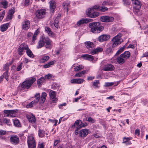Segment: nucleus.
Returning a JSON list of instances; mask_svg holds the SVG:
<instances>
[{"label": "nucleus", "instance_id": "nucleus-1", "mask_svg": "<svg viewBox=\"0 0 148 148\" xmlns=\"http://www.w3.org/2000/svg\"><path fill=\"white\" fill-rule=\"evenodd\" d=\"M88 26L91 28V31L94 33H99L103 29V27L99 22L91 23Z\"/></svg>", "mask_w": 148, "mask_h": 148}, {"label": "nucleus", "instance_id": "nucleus-2", "mask_svg": "<svg viewBox=\"0 0 148 148\" xmlns=\"http://www.w3.org/2000/svg\"><path fill=\"white\" fill-rule=\"evenodd\" d=\"M36 79L34 77H31L30 79H27L24 81L21 85V87L23 89H29L32 84L36 81Z\"/></svg>", "mask_w": 148, "mask_h": 148}, {"label": "nucleus", "instance_id": "nucleus-3", "mask_svg": "<svg viewBox=\"0 0 148 148\" xmlns=\"http://www.w3.org/2000/svg\"><path fill=\"white\" fill-rule=\"evenodd\" d=\"M121 36V34H119L112 38V40L113 42V44L112 45V48L115 47L118 45L120 44L123 41L120 38Z\"/></svg>", "mask_w": 148, "mask_h": 148}, {"label": "nucleus", "instance_id": "nucleus-4", "mask_svg": "<svg viewBox=\"0 0 148 148\" xmlns=\"http://www.w3.org/2000/svg\"><path fill=\"white\" fill-rule=\"evenodd\" d=\"M83 127V123L82 121L78 120L76 121L74 124L72 126V127L76 128V129L75 131V133L76 135H77L78 133V131Z\"/></svg>", "mask_w": 148, "mask_h": 148}, {"label": "nucleus", "instance_id": "nucleus-5", "mask_svg": "<svg viewBox=\"0 0 148 148\" xmlns=\"http://www.w3.org/2000/svg\"><path fill=\"white\" fill-rule=\"evenodd\" d=\"M133 3L135 5L133 7V11L135 14H137L140 8L141 5L138 0H131Z\"/></svg>", "mask_w": 148, "mask_h": 148}, {"label": "nucleus", "instance_id": "nucleus-6", "mask_svg": "<svg viewBox=\"0 0 148 148\" xmlns=\"http://www.w3.org/2000/svg\"><path fill=\"white\" fill-rule=\"evenodd\" d=\"M27 142L29 148H36V143L33 136H29L27 138Z\"/></svg>", "mask_w": 148, "mask_h": 148}, {"label": "nucleus", "instance_id": "nucleus-7", "mask_svg": "<svg viewBox=\"0 0 148 148\" xmlns=\"http://www.w3.org/2000/svg\"><path fill=\"white\" fill-rule=\"evenodd\" d=\"M46 11L45 9H38L36 12V15L38 18H44L46 14Z\"/></svg>", "mask_w": 148, "mask_h": 148}, {"label": "nucleus", "instance_id": "nucleus-8", "mask_svg": "<svg viewBox=\"0 0 148 148\" xmlns=\"http://www.w3.org/2000/svg\"><path fill=\"white\" fill-rule=\"evenodd\" d=\"M28 49V46L25 43H22L18 47L17 49L18 53L19 55H22L23 54V52L24 50H26Z\"/></svg>", "mask_w": 148, "mask_h": 148}, {"label": "nucleus", "instance_id": "nucleus-9", "mask_svg": "<svg viewBox=\"0 0 148 148\" xmlns=\"http://www.w3.org/2000/svg\"><path fill=\"white\" fill-rule=\"evenodd\" d=\"M18 112V110H5L3 111L5 114H7L6 116H10L11 117H14L15 116V114H14L15 113H17Z\"/></svg>", "mask_w": 148, "mask_h": 148}, {"label": "nucleus", "instance_id": "nucleus-10", "mask_svg": "<svg viewBox=\"0 0 148 148\" xmlns=\"http://www.w3.org/2000/svg\"><path fill=\"white\" fill-rule=\"evenodd\" d=\"M45 47L47 49H50L51 48V43L52 41L47 37L42 38Z\"/></svg>", "mask_w": 148, "mask_h": 148}, {"label": "nucleus", "instance_id": "nucleus-11", "mask_svg": "<svg viewBox=\"0 0 148 148\" xmlns=\"http://www.w3.org/2000/svg\"><path fill=\"white\" fill-rule=\"evenodd\" d=\"M100 19L103 22H110L113 21L114 18L108 16H103L101 17Z\"/></svg>", "mask_w": 148, "mask_h": 148}, {"label": "nucleus", "instance_id": "nucleus-12", "mask_svg": "<svg viewBox=\"0 0 148 148\" xmlns=\"http://www.w3.org/2000/svg\"><path fill=\"white\" fill-rule=\"evenodd\" d=\"M10 142L12 144L17 145L19 142V138L16 135H12L10 138Z\"/></svg>", "mask_w": 148, "mask_h": 148}, {"label": "nucleus", "instance_id": "nucleus-13", "mask_svg": "<svg viewBox=\"0 0 148 148\" xmlns=\"http://www.w3.org/2000/svg\"><path fill=\"white\" fill-rule=\"evenodd\" d=\"M49 95L53 103H56L58 99L56 97V92L52 90H51L49 92Z\"/></svg>", "mask_w": 148, "mask_h": 148}, {"label": "nucleus", "instance_id": "nucleus-14", "mask_svg": "<svg viewBox=\"0 0 148 148\" xmlns=\"http://www.w3.org/2000/svg\"><path fill=\"white\" fill-rule=\"evenodd\" d=\"M110 38V36L106 34H103L99 36L98 40L100 42H103L108 40Z\"/></svg>", "mask_w": 148, "mask_h": 148}, {"label": "nucleus", "instance_id": "nucleus-15", "mask_svg": "<svg viewBox=\"0 0 148 148\" xmlns=\"http://www.w3.org/2000/svg\"><path fill=\"white\" fill-rule=\"evenodd\" d=\"M50 4V10L52 12H53L56 8V3L55 2L53 1H51L49 2Z\"/></svg>", "mask_w": 148, "mask_h": 148}, {"label": "nucleus", "instance_id": "nucleus-16", "mask_svg": "<svg viewBox=\"0 0 148 148\" xmlns=\"http://www.w3.org/2000/svg\"><path fill=\"white\" fill-rule=\"evenodd\" d=\"M114 66L111 64L106 65L103 68V70L106 71H112L114 70Z\"/></svg>", "mask_w": 148, "mask_h": 148}, {"label": "nucleus", "instance_id": "nucleus-17", "mask_svg": "<svg viewBox=\"0 0 148 148\" xmlns=\"http://www.w3.org/2000/svg\"><path fill=\"white\" fill-rule=\"evenodd\" d=\"M30 22L28 21H26L22 23V29L24 30H27L29 27Z\"/></svg>", "mask_w": 148, "mask_h": 148}, {"label": "nucleus", "instance_id": "nucleus-18", "mask_svg": "<svg viewBox=\"0 0 148 148\" xmlns=\"http://www.w3.org/2000/svg\"><path fill=\"white\" fill-rule=\"evenodd\" d=\"M27 119L29 122L32 123H36V120L35 116L33 114L28 115Z\"/></svg>", "mask_w": 148, "mask_h": 148}, {"label": "nucleus", "instance_id": "nucleus-19", "mask_svg": "<svg viewBox=\"0 0 148 148\" xmlns=\"http://www.w3.org/2000/svg\"><path fill=\"white\" fill-rule=\"evenodd\" d=\"M103 51L102 48L101 47H97L94 49L90 51V53L92 55L96 54Z\"/></svg>", "mask_w": 148, "mask_h": 148}, {"label": "nucleus", "instance_id": "nucleus-20", "mask_svg": "<svg viewBox=\"0 0 148 148\" xmlns=\"http://www.w3.org/2000/svg\"><path fill=\"white\" fill-rule=\"evenodd\" d=\"M47 97V94L45 92H43L42 93L41 98H40V101L39 103L40 104H42L45 101Z\"/></svg>", "mask_w": 148, "mask_h": 148}, {"label": "nucleus", "instance_id": "nucleus-21", "mask_svg": "<svg viewBox=\"0 0 148 148\" xmlns=\"http://www.w3.org/2000/svg\"><path fill=\"white\" fill-rule=\"evenodd\" d=\"M94 59V57L89 54H84V59L92 61Z\"/></svg>", "mask_w": 148, "mask_h": 148}, {"label": "nucleus", "instance_id": "nucleus-22", "mask_svg": "<svg viewBox=\"0 0 148 148\" xmlns=\"http://www.w3.org/2000/svg\"><path fill=\"white\" fill-rule=\"evenodd\" d=\"M85 44L86 47L88 49H90V48H93L95 46L93 43L90 41L86 42Z\"/></svg>", "mask_w": 148, "mask_h": 148}, {"label": "nucleus", "instance_id": "nucleus-23", "mask_svg": "<svg viewBox=\"0 0 148 148\" xmlns=\"http://www.w3.org/2000/svg\"><path fill=\"white\" fill-rule=\"evenodd\" d=\"M116 60L118 63L120 64H122L125 62L124 58L122 56H121V55L117 58Z\"/></svg>", "mask_w": 148, "mask_h": 148}, {"label": "nucleus", "instance_id": "nucleus-24", "mask_svg": "<svg viewBox=\"0 0 148 148\" xmlns=\"http://www.w3.org/2000/svg\"><path fill=\"white\" fill-rule=\"evenodd\" d=\"M9 25V23H6L1 26V30L2 32L5 31Z\"/></svg>", "mask_w": 148, "mask_h": 148}, {"label": "nucleus", "instance_id": "nucleus-25", "mask_svg": "<svg viewBox=\"0 0 148 148\" xmlns=\"http://www.w3.org/2000/svg\"><path fill=\"white\" fill-rule=\"evenodd\" d=\"M45 81V79L43 77H42L38 79L37 81V84L38 86H41Z\"/></svg>", "mask_w": 148, "mask_h": 148}, {"label": "nucleus", "instance_id": "nucleus-26", "mask_svg": "<svg viewBox=\"0 0 148 148\" xmlns=\"http://www.w3.org/2000/svg\"><path fill=\"white\" fill-rule=\"evenodd\" d=\"M0 3L3 6V7L4 8L6 9L7 8L8 2L6 0H1Z\"/></svg>", "mask_w": 148, "mask_h": 148}, {"label": "nucleus", "instance_id": "nucleus-27", "mask_svg": "<svg viewBox=\"0 0 148 148\" xmlns=\"http://www.w3.org/2000/svg\"><path fill=\"white\" fill-rule=\"evenodd\" d=\"M121 56H122L125 59H127L130 56V53L128 51H125L124 53L121 54Z\"/></svg>", "mask_w": 148, "mask_h": 148}, {"label": "nucleus", "instance_id": "nucleus-28", "mask_svg": "<svg viewBox=\"0 0 148 148\" xmlns=\"http://www.w3.org/2000/svg\"><path fill=\"white\" fill-rule=\"evenodd\" d=\"M94 10L91 8L88 9L86 11V14L88 16L90 17L91 15L92 14Z\"/></svg>", "mask_w": 148, "mask_h": 148}, {"label": "nucleus", "instance_id": "nucleus-29", "mask_svg": "<svg viewBox=\"0 0 148 148\" xmlns=\"http://www.w3.org/2000/svg\"><path fill=\"white\" fill-rule=\"evenodd\" d=\"M72 83L80 84L83 82V79H73L71 80Z\"/></svg>", "mask_w": 148, "mask_h": 148}, {"label": "nucleus", "instance_id": "nucleus-30", "mask_svg": "<svg viewBox=\"0 0 148 148\" xmlns=\"http://www.w3.org/2000/svg\"><path fill=\"white\" fill-rule=\"evenodd\" d=\"M2 121L3 123L6 124L9 126H10L11 125L10 120L7 118H3L2 119Z\"/></svg>", "mask_w": 148, "mask_h": 148}, {"label": "nucleus", "instance_id": "nucleus-31", "mask_svg": "<svg viewBox=\"0 0 148 148\" xmlns=\"http://www.w3.org/2000/svg\"><path fill=\"white\" fill-rule=\"evenodd\" d=\"M26 52L27 56L31 58H33L34 57V54L28 47V49H27Z\"/></svg>", "mask_w": 148, "mask_h": 148}, {"label": "nucleus", "instance_id": "nucleus-32", "mask_svg": "<svg viewBox=\"0 0 148 148\" xmlns=\"http://www.w3.org/2000/svg\"><path fill=\"white\" fill-rule=\"evenodd\" d=\"M44 44V43L43 41L42 38H41L38 42L37 48L38 49L41 48L43 46Z\"/></svg>", "mask_w": 148, "mask_h": 148}, {"label": "nucleus", "instance_id": "nucleus-33", "mask_svg": "<svg viewBox=\"0 0 148 148\" xmlns=\"http://www.w3.org/2000/svg\"><path fill=\"white\" fill-rule=\"evenodd\" d=\"M45 30L49 36H53V34L50 28L46 27H45Z\"/></svg>", "mask_w": 148, "mask_h": 148}, {"label": "nucleus", "instance_id": "nucleus-34", "mask_svg": "<svg viewBox=\"0 0 148 148\" xmlns=\"http://www.w3.org/2000/svg\"><path fill=\"white\" fill-rule=\"evenodd\" d=\"M55 62L56 61L55 60L50 62L47 64L44 65H43V67L45 68H49L50 66V65H53Z\"/></svg>", "mask_w": 148, "mask_h": 148}, {"label": "nucleus", "instance_id": "nucleus-35", "mask_svg": "<svg viewBox=\"0 0 148 148\" xmlns=\"http://www.w3.org/2000/svg\"><path fill=\"white\" fill-rule=\"evenodd\" d=\"M14 125L16 127H20L21 126L20 123L17 119H15L13 121Z\"/></svg>", "mask_w": 148, "mask_h": 148}, {"label": "nucleus", "instance_id": "nucleus-36", "mask_svg": "<svg viewBox=\"0 0 148 148\" xmlns=\"http://www.w3.org/2000/svg\"><path fill=\"white\" fill-rule=\"evenodd\" d=\"M36 100L35 101V104H36L39 101V99H40V97L39 93H36L34 96Z\"/></svg>", "mask_w": 148, "mask_h": 148}, {"label": "nucleus", "instance_id": "nucleus-37", "mask_svg": "<svg viewBox=\"0 0 148 148\" xmlns=\"http://www.w3.org/2000/svg\"><path fill=\"white\" fill-rule=\"evenodd\" d=\"M49 57L48 56H46L42 57L40 60V61L41 63H44L49 60Z\"/></svg>", "mask_w": 148, "mask_h": 148}, {"label": "nucleus", "instance_id": "nucleus-38", "mask_svg": "<svg viewBox=\"0 0 148 148\" xmlns=\"http://www.w3.org/2000/svg\"><path fill=\"white\" fill-rule=\"evenodd\" d=\"M99 15V12H95L94 10L92 14L91 15L90 17L92 18H95L96 17Z\"/></svg>", "mask_w": 148, "mask_h": 148}, {"label": "nucleus", "instance_id": "nucleus-39", "mask_svg": "<svg viewBox=\"0 0 148 148\" xmlns=\"http://www.w3.org/2000/svg\"><path fill=\"white\" fill-rule=\"evenodd\" d=\"M59 19L56 18L54 20V24L55 27L57 28H58V24L59 23Z\"/></svg>", "mask_w": 148, "mask_h": 148}, {"label": "nucleus", "instance_id": "nucleus-40", "mask_svg": "<svg viewBox=\"0 0 148 148\" xmlns=\"http://www.w3.org/2000/svg\"><path fill=\"white\" fill-rule=\"evenodd\" d=\"M108 10V8L104 6H100L99 8V10L102 12H105Z\"/></svg>", "mask_w": 148, "mask_h": 148}, {"label": "nucleus", "instance_id": "nucleus-41", "mask_svg": "<svg viewBox=\"0 0 148 148\" xmlns=\"http://www.w3.org/2000/svg\"><path fill=\"white\" fill-rule=\"evenodd\" d=\"M36 104L35 103V101H33L31 102L29 104L26 105V107L27 108H30L33 106V105Z\"/></svg>", "mask_w": 148, "mask_h": 148}, {"label": "nucleus", "instance_id": "nucleus-42", "mask_svg": "<svg viewBox=\"0 0 148 148\" xmlns=\"http://www.w3.org/2000/svg\"><path fill=\"white\" fill-rule=\"evenodd\" d=\"M45 132L43 130H38V135L40 137H43L44 136Z\"/></svg>", "mask_w": 148, "mask_h": 148}, {"label": "nucleus", "instance_id": "nucleus-43", "mask_svg": "<svg viewBox=\"0 0 148 148\" xmlns=\"http://www.w3.org/2000/svg\"><path fill=\"white\" fill-rule=\"evenodd\" d=\"M69 5V3H65L64 4L63 3V6L64 7V10H66V12H67L68 10V5Z\"/></svg>", "mask_w": 148, "mask_h": 148}, {"label": "nucleus", "instance_id": "nucleus-44", "mask_svg": "<svg viewBox=\"0 0 148 148\" xmlns=\"http://www.w3.org/2000/svg\"><path fill=\"white\" fill-rule=\"evenodd\" d=\"M8 71L6 70V72L4 73L2 75L3 76L5 77V79L7 81H8V80L9 75H8Z\"/></svg>", "mask_w": 148, "mask_h": 148}, {"label": "nucleus", "instance_id": "nucleus-45", "mask_svg": "<svg viewBox=\"0 0 148 148\" xmlns=\"http://www.w3.org/2000/svg\"><path fill=\"white\" fill-rule=\"evenodd\" d=\"M82 69V66L79 65L77 66L76 67L74 68V70L75 71H77Z\"/></svg>", "mask_w": 148, "mask_h": 148}, {"label": "nucleus", "instance_id": "nucleus-46", "mask_svg": "<svg viewBox=\"0 0 148 148\" xmlns=\"http://www.w3.org/2000/svg\"><path fill=\"white\" fill-rule=\"evenodd\" d=\"M99 84V80H96L95 81L93 84V87L94 88H97L98 87V85Z\"/></svg>", "mask_w": 148, "mask_h": 148}, {"label": "nucleus", "instance_id": "nucleus-47", "mask_svg": "<svg viewBox=\"0 0 148 148\" xmlns=\"http://www.w3.org/2000/svg\"><path fill=\"white\" fill-rule=\"evenodd\" d=\"M132 138L131 137L129 138H126L124 137L123 138V143H126L127 141H129L130 140H132Z\"/></svg>", "mask_w": 148, "mask_h": 148}, {"label": "nucleus", "instance_id": "nucleus-48", "mask_svg": "<svg viewBox=\"0 0 148 148\" xmlns=\"http://www.w3.org/2000/svg\"><path fill=\"white\" fill-rule=\"evenodd\" d=\"M77 24L78 26H79L82 24H83V18H82L80 20L77 22Z\"/></svg>", "mask_w": 148, "mask_h": 148}, {"label": "nucleus", "instance_id": "nucleus-49", "mask_svg": "<svg viewBox=\"0 0 148 148\" xmlns=\"http://www.w3.org/2000/svg\"><path fill=\"white\" fill-rule=\"evenodd\" d=\"M5 10H3L2 12H1L0 14V20H2L3 18L4 17L5 14Z\"/></svg>", "mask_w": 148, "mask_h": 148}, {"label": "nucleus", "instance_id": "nucleus-50", "mask_svg": "<svg viewBox=\"0 0 148 148\" xmlns=\"http://www.w3.org/2000/svg\"><path fill=\"white\" fill-rule=\"evenodd\" d=\"M114 84V83L113 82H106L105 83L104 86L105 87L110 86Z\"/></svg>", "mask_w": 148, "mask_h": 148}, {"label": "nucleus", "instance_id": "nucleus-51", "mask_svg": "<svg viewBox=\"0 0 148 148\" xmlns=\"http://www.w3.org/2000/svg\"><path fill=\"white\" fill-rule=\"evenodd\" d=\"M83 75V71H82L81 72L75 74V76L76 77H80Z\"/></svg>", "mask_w": 148, "mask_h": 148}, {"label": "nucleus", "instance_id": "nucleus-52", "mask_svg": "<svg viewBox=\"0 0 148 148\" xmlns=\"http://www.w3.org/2000/svg\"><path fill=\"white\" fill-rule=\"evenodd\" d=\"M52 77V75L51 74H48L44 76L45 79H49Z\"/></svg>", "mask_w": 148, "mask_h": 148}, {"label": "nucleus", "instance_id": "nucleus-53", "mask_svg": "<svg viewBox=\"0 0 148 148\" xmlns=\"http://www.w3.org/2000/svg\"><path fill=\"white\" fill-rule=\"evenodd\" d=\"M88 130L86 129H84V137L86 136L89 133Z\"/></svg>", "mask_w": 148, "mask_h": 148}, {"label": "nucleus", "instance_id": "nucleus-54", "mask_svg": "<svg viewBox=\"0 0 148 148\" xmlns=\"http://www.w3.org/2000/svg\"><path fill=\"white\" fill-rule=\"evenodd\" d=\"M22 63L21 62L17 67L16 69V70L18 71H20L22 69Z\"/></svg>", "mask_w": 148, "mask_h": 148}, {"label": "nucleus", "instance_id": "nucleus-55", "mask_svg": "<svg viewBox=\"0 0 148 148\" xmlns=\"http://www.w3.org/2000/svg\"><path fill=\"white\" fill-rule=\"evenodd\" d=\"M92 21V19L90 18H85L84 19V23H87L89 22Z\"/></svg>", "mask_w": 148, "mask_h": 148}, {"label": "nucleus", "instance_id": "nucleus-56", "mask_svg": "<svg viewBox=\"0 0 148 148\" xmlns=\"http://www.w3.org/2000/svg\"><path fill=\"white\" fill-rule=\"evenodd\" d=\"M30 4L29 0H25L24 5L27 6Z\"/></svg>", "mask_w": 148, "mask_h": 148}, {"label": "nucleus", "instance_id": "nucleus-57", "mask_svg": "<svg viewBox=\"0 0 148 148\" xmlns=\"http://www.w3.org/2000/svg\"><path fill=\"white\" fill-rule=\"evenodd\" d=\"M87 121L90 123H94L95 122V121L94 119H92L91 117H90L88 118Z\"/></svg>", "mask_w": 148, "mask_h": 148}, {"label": "nucleus", "instance_id": "nucleus-58", "mask_svg": "<svg viewBox=\"0 0 148 148\" xmlns=\"http://www.w3.org/2000/svg\"><path fill=\"white\" fill-rule=\"evenodd\" d=\"M123 2L125 5H129L130 4V2L127 0H123Z\"/></svg>", "mask_w": 148, "mask_h": 148}, {"label": "nucleus", "instance_id": "nucleus-59", "mask_svg": "<svg viewBox=\"0 0 148 148\" xmlns=\"http://www.w3.org/2000/svg\"><path fill=\"white\" fill-rule=\"evenodd\" d=\"M100 7V6L99 5H95L93 6L91 8L94 10V9H98L99 10V8Z\"/></svg>", "mask_w": 148, "mask_h": 148}, {"label": "nucleus", "instance_id": "nucleus-60", "mask_svg": "<svg viewBox=\"0 0 148 148\" xmlns=\"http://www.w3.org/2000/svg\"><path fill=\"white\" fill-rule=\"evenodd\" d=\"M6 132L5 131L0 130V135H5L6 134Z\"/></svg>", "mask_w": 148, "mask_h": 148}, {"label": "nucleus", "instance_id": "nucleus-61", "mask_svg": "<svg viewBox=\"0 0 148 148\" xmlns=\"http://www.w3.org/2000/svg\"><path fill=\"white\" fill-rule=\"evenodd\" d=\"M9 69V65L8 64H5L4 66V67L3 68V69L4 70H8Z\"/></svg>", "mask_w": 148, "mask_h": 148}, {"label": "nucleus", "instance_id": "nucleus-62", "mask_svg": "<svg viewBox=\"0 0 148 148\" xmlns=\"http://www.w3.org/2000/svg\"><path fill=\"white\" fill-rule=\"evenodd\" d=\"M59 140H56L54 141L53 144V146H56L57 145V144L59 143Z\"/></svg>", "mask_w": 148, "mask_h": 148}, {"label": "nucleus", "instance_id": "nucleus-63", "mask_svg": "<svg viewBox=\"0 0 148 148\" xmlns=\"http://www.w3.org/2000/svg\"><path fill=\"white\" fill-rule=\"evenodd\" d=\"M14 12V10L11 9L9 10L8 12V14L12 15Z\"/></svg>", "mask_w": 148, "mask_h": 148}, {"label": "nucleus", "instance_id": "nucleus-64", "mask_svg": "<svg viewBox=\"0 0 148 148\" xmlns=\"http://www.w3.org/2000/svg\"><path fill=\"white\" fill-rule=\"evenodd\" d=\"M12 15L8 14V15L7 17L6 18L7 20H9L12 19Z\"/></svg>", "mask_w": 148, "mask_h": 148}]
</instances>
